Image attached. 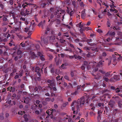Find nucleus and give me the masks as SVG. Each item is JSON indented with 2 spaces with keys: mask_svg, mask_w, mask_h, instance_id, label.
<instances>
[{
  "mask_svg": "<svg viewBox=\"0 0 122 122\" xmlns=\"http://www.w3.org/2000/svg\"><path fill=\"white\" fill-rule=\"evenodd\" d=\"M81 17L82 18H84L86 16V14L85 11H83L81 12Z\"/></svg>",
  "mask_w": 122,
  "mask_h": 122,
  "instance_id": "13",
  "label": "nucleus"
},
{
  "mask_svg": "<svg viewBox=\"0 0 122 122\" xmlns=\"http://www.w3.org/2000/svg\"><path fill=\"white\" fill-rule=\"evenodd\" d=\"M12 88V87L9 86L7 88V89L8 91H11Z\"/></svg>",
  "mask_w": 122,
  "mask_h": 122,
  "instance_id": "27",
  "label": "nucleus"
},
{
  "mask_svg": "<svg viewBox=\"0 0 122 122\" xmlns=\"http://www.w3.org/2000/svg\"><path fill=\"white\" fill-rule=\"evenodd\" d=\"M24 118H25V121H27L28 120V119L27 117V115H25L24 116Z\"/></svg>",
  "mask_w": 122,
  "mask_h": 122,
  "instance_id": "26",
  "label": "nucleus"
},
{
  "mask_svg": "<svg viewBox=\"0 0 122 122\" xmlns=\"http://www.w3.org/2000/svg\"><path fill=\"white\" fill-rule=\"evenodd\" d=\"M36 105L37 107H42V105L40 104H37L36 105Z\"/></svg>",
  "mask_w": 122,
  "mask_h": 122,
  "instance_id": "35",
  "label": "nucleus"
},
{
  "mask_svg": "<svg viewBox=\"0 0 122 122\" xmlns=\"http://www.w3.org/2000/svg\"><path fill=\"white\" fill-rule=\"evenodd\" d=\"M81 68L82 69L84 70L85 69V66L83 65H82L81 66Z\"/></svg>",
  "mask_w": 122,
  "mask_h": 122,
  "instance_id": "55",
  "label": "nucleus"
},
{
  "mask_svg": "<svg viewBox=\"0 0 122 122\" xmlns=\"http://www.w3.org/2000/svg\"><path fill=\"white\" fill-rule=\"evenodd\" d=\"M21 46L23 47H24L25 46V43L22 44V43H21Z\"/></svg>",
  "mask_w": 122,
  "mask_h": 122,
  "instance_id": "58",
  "label": "nucleus"
},
{
  "mask_svg": "<svg viewBox=\"0 0 122 122\" xmlns=\"http://www.w3.org/2000/svg\"><path fill=\"white\" fill-rule=\"evenodd\" d=\"M30 100L29 98H27L24 100V102L26 104H28L30 102Z\"/></svg>",
  "mask_w": 122,
  "mask_h": 122,
  "instance_id": "14",
  "label": "nucleus"
},
{
  "mask_svg": "<svg viewBox=\"0 0 122 122\" xmlns=\"http://www.w3.org/2000/svg\"><path fill=\"white\" fill-rule=\"evenodd\" d=\"M104 61H101L99 62V66H101L102 65L103 63L104 62Z\"/></svg>",
  "mask_w": 122,
  "mask_h": 122,
  "instance_id": "21",
  "label": "nucleus"
},
{
  "mask_svg": "<svg viewBox=\"0 0 122 122\" xmlns=\"http://www.w3.org/2000/svg\"><path fill=\"white\" fill-rule=\"evenodd\" d=\"M19 75L20 76H22V74L23 73V71L22 70L21 71H20V72Z\"/></svg>",
  "mask_w": 122,
  "mask_h": 122,
  "instance_id": "32",
  "label": "nucleus"
},
{
  "mask_svg": "<svg viewBox=\"0 0 122 122\" xmlns=\"http://www.w3.org/2000/svg\"><path fill=\"white\" fill-rule=\"evenodd\" d=\"M118 76H114V78H115L117 80H120L119 78H117Z\"/></svg>",
  "mask_w": 122,
  "mask_h": 122,
  "instance_id": "40",
  "label": "nucleus"
},
{
  "mask_svg": "<svg viewBox=\"0 0 122 122\" xmlns=\"http://www.w3.org/2000/svg\"><path fill=\"white\" fill-rule=\"evenodd\" d=\"M98 106L99 107H101L102 106V108L104 107V104L103 103H99L98 104Z\"/></svg>",
  "mask_w": 122,
  "mask_h": 122,
  "instance_id": "24",
  "label": "nucleus"
},
{
  "mask_svg": "<svg viewBox=\"0 0 122 122\" xmlns=\"http://www.w3.org/2000/svg\"><path fill=\"white\" fill-rule=\"evenodd\" d=\"M107 15L108 16H110L112 15L109 12H107Z\"/></svg>",
  "mask_w": 122,
  "mask_h": 122,
  "instance_id": "59",
  "label": "nucleus"
},
{
  "mask_svg": "<svg viewBox=\"0 0 122 122\" xmlns=\"http://www.w3.org/2000/svg\"><path fill=\"white\" fill-rule=\"evenodd\" d=\"M64 78L66 79L69 80V77L67 76H65L64 77Z\"/></svg>",
  "mask_w": 122,
  "mask_h": 122,
  "instance_id": "51",
  "label": "nucleus"
},
{
  "mask_svg": "<svg viewBox=\"0 0 122 122\" xmlns=\"http://www.w3.org/2000/svg\"><path fill=\"white\" fill-rule=\"evenodd\" d=\"M68 104V103L67 102L65 103H64L63 104V105H62L63 106V107H65Z\"/></svg>",
  "mask_w": 122,
  "mask_h": 122,
  "instance_id": "30",
  "label": "nucleus"
},
{
  "mask_svg": "<svg viewBox=\"0 0 122 122\" xmlns=\"http://www.w3.org/2000/svg\"><path fill=\"white\" fill-rule=\"evenodd\" d=\"M77 93V92L76 91H75L74 92H73L71 93V95H73L74 96H75L76 95Z\"/></svg>",
  "mask_w": 122,
  "mask_h": 122,
  "instance_id": "36",
  "label": "nucleus"
},
{
  "mask_svg": "<svg viewBox=\"0 0 122 122\" xmlns=\"http://www.w3.org/2000/svg\"><path fill=\"white\" fill-rule=\"evenodd\" d=\"M47 38L48 40H49L48 42L51 43L53 42L54 41L55 39V37L54 36H52Z\"/></svg>",
  "mask_w": 122,
  "mask_h": 122,
  "instance_id": "3",
  "label": "nucleus"
},
{
  "mask_svg": "<svg viewBox=\"0 0 122 122\" xmlns=\"http://www.w3.org/2000/svg\"><path fill=\"white\" fill-rule=\"evenodd\" d=\"M116 92L118 93L122 91V90H121L120 87H118L115 90Z\"/></svg>",
  "mask_w": 122,
  "mask_h": 122,
  "instance_id": "15",
  "label": "nucleus"
},
{
  "mask_svg": "<svg viewBox=\"0 0 122 122\" xmlns=\"http://www.w3.org/2000/svg\"><path fill=\"white\" fill-rule=\"evenodd\" d=\"M107 34H109L110 36H112L114 35L115 34L114 32H113L111 33L110 31H109L107 33Z\"/></svg>",
  "mask_w": 122,
  "mask_h": 122,
  "instance_id": "18",
  "label": "nucleus"
},
{
  "mask_svg": "<svg viewBox=\"0 0 122 122\" xmlns=\"http://www.w3.org/2000/svg\"><path fill=\"white\" fill-rule=\"evenodd\" d=\"M68 122H73V121L71 120V118H69L68 120Z\"/></svg>",
  "mask_w": 122,
  "mask_h": 122,
  "instance_id": "56",
  "label": "nucleus"
},
{
  "mask_svg": "<svg viewBox=\"0 0 122 122\" xmlns=\"http://www.w3.org/2000/svg\"><path fill=\"white\" fill-rule=\"evenodd\" d=\"M85 101L84 97H82L80 99L78 100L77 102L74 101L73 102L71 105L72 110L73 111L74 114H76L77 113V111H75L76 108L78 110L79 108L81 107L82 105H83L85 103Z\"/></svg>",
  "mask_w": 122,
  "mask_h": 122,
  "instance_id": "1",
  "label": "nucleus"
},
{
  "mask_svg": "<svg viewBox=\"0 0 122 122\" xmlns=\"http://www.w3.org/2000/svg\"><path fill=\"white\" fill-rule=\"evenodd\" d=\"M110 6L111 8H112L113 7H114L113 3H112L111 5H110Z\"/></svg>",
  "mask_w": 122,
  "mask_h": 122,
  "instance_id": "52",
  "label": "nucleus"
},
{
  "mask_svg": "<svg viewBox=\"0 0 122 122\" xmlns=\"http://www.w3.org/2000/svg\"><path fill=\"white\" fill-rule=\"evenodd\" d=\"M53 110L52 109H49L47 110L46 112L47 114L49 115H51V118H52L51 117L52 115H51V114L53 113Z\"/></svg>",
  "mask_w": 122,
  "mask_h": 122,
  "instance_id": "7",
  "label": "nucleus"
},
{
  "mask_svg": "<svg viewBox=\"0 0 122 122\" xmlns=\"http://www.w3.org/2000/svg\"><path fill=\"white\" fill-rule=\"evenodd\" d=\"M103 79L107 81L109 80L108 78H106L105 77H103Z\"/></svg>",
  "mask_w": 122,
  "mask_h": 122,
  "instance_id": "39",
  "label": "nucleus"
},
{
  "mask_svg": "<svg viewBox=\"0 0 122 122\" xmlns=\"http://www.w3.org/2000/svg\"><path fill=\"white\" fill-rule=\"evenodd\" d=\"M84 64L85 65H88V63L86 61H84Z\"/></svg>",
  "mask_w": 122,
  "mask_h": 122,
  "instance_id": "46",
  "label": "nucleus"
},
{
  "mask_svg": "<svg viewBox=\"0 0 122 122\" xmlns=\"http://www.w3.org/2000/svg\"><path fill=\"white\" fill-rule=\"evenodd\" d=\"M0 7L2 9H3L4 8V6L2 4H0Z\"/></svg>",
  "mask_w": 122,
  "mask_h": 122,
  "instance_id": "49",
  "label": "nucleus"
},
{
  "mask_svg": "<svg viewBox=\"0 0 122 122\" xmlns=\"http://www.w3.org/2000/svg\"><path fill=\"white\" fill-rule=\"evenodd\" d=\"M18 114L20 115H23V114L25 113V112L24 111H23L22 112V111H20L18 112Z\"/></svg>",
  "mask_w": 122,
  "mask_h": 122,
  "instance_id": "17",
  "label": "nucleus"
},
{
  "mask_svg": "<svg viewBox=\"0 0 122 122\" xmlns=\"http://www.w3.org/2000/svg\"><path fill=\"white\" fill-rule=\"evenodd\" d=\"M76 115H74L73 116V119L74 120H78L80 118V117L79 116H77V117H76V118L75 119V117H76Z\"/></svg>",
  "mask_w": 122,
  "mask_h": 122,
  "instance_id": "16",
  "label": "nucleus"
},
{
  "mask_svg": "<svg viewBox=\"0 0 122 122\" xmlns=\"http://www.w3.org/2000/svg\"><path fill=\"white\" fill-rule=\"evenodd\" d=\"M38 55L40 56H43L42 54L40 52H38Z\"/></svg>",
  "mask_w": 122,
  "mask_h": 122,
  "instance_id": "31",
  "label": "nucleus"
},
{
  "mask_svg": "<svg viewBox=\"0 0 122 122\" xmlns=\"http://www.w3.org/2000/svg\"><path fill=\"white\" fill-rule=\"evenodd\" d=\"M36 47L37 49H38L39 48V45H37L36 46Z\"/></svg>",
  "mask_w": 122,
  "mask_h": 122,
  "instance_id": "54",
  "label": "nucleus"
},
{
  "mask_svg": "<svg viewBox=\"0 0 122 122\" xmlns=\"http://www.w3.org/2000/svg\"><path fill=\"white\" fill-rule=\"evenodd\" d=\"M118 104L120 107H121L122 106V101H119Z\"/></svg>",
  "mask_w": 122,
  "mask_h": 122,
  "instance_id": "22",
  "label": "nucleus"
},
{
  "mask_svg": "<svg viewBox=\"0 0 122 122\" xmlns=\"http://www.w3.org/2000/svg\"><path fill=\"white\" fill-rule=\"evenodd\" d=\"M16 71V70L15 69L13 71V72L11 73L10 74V75L12 76H13V75L14 74V72H15Z\"/></svg>",
  "mask_w": 122,
  "mask_h": 122,
  "instance_id": "43",
  "label": "nucleus"
},
{
  "mask_svg": "<svg viewBox=\"0 0 122 122\" xmlns=\"http://www.w3.org/2000/svg\"><path fill=\"white\" fill-rule=\"evenodd\" d=\"M79 41V40L78 39H77L75 40V41L76 43H78Z\"/></svg>",
  "mask_w": 122,
  "mask_h": 122,
  "instance_id": "41",
  "label": "nucleus"
},
{
  "mask_svg": "<svg viewBox=\"0 0 122 122\" xmlns=\"http://www.w3.org/2000/svg\"><path fill=\"white\" fill-rule=\"evenodd\" d=\"M35 113L37 114H38L39 113V111H35Z\"/></svg>",
  "mask_w": 122,
  "mask_h": 122,
  "instance_id": "64",
  "label": "nucleus"
},
{
  "mask_svg": "<svg viewBox=\"0 0 122 122\" xmlns=\"http://www.w3.org/2000/svg\"><path fill=\"white\" fill-rule=\"evenodd\" d=\"M81 22H80L79 23V24H78L77 25V26H78L80 28L82 27L83 26V25L82 24H81Z\"/></svg>",
  "mask_w": 122,
  "mask_h": 122,
  "instance_id": "19",
  "label": "nucleus"
},
{
  "mask_svg": "<svg viewBox=\"0 0 122 122\" xmlns=\"http://www.w3.org/2000/svg\"><path fill=\"white\" fill-rule=\"evenodd\" d=\"M63 36H66V37H69V35L67 33H66L64 35H63Z\"/></svg>",
  "mask_w": 122,
  "mask_h": 122,
  "instance_id": "37",
  "label": "nucleus"
},
{
  "mask_svg": "<svg viewBox=\"0 0 122 122\" xmlns=\"http://www.w3.org/2000/svg\"><path fill=\"white\" fill-rule=\"evenodd\" d=\"M110 10L111 11H114V10H116V9H114V8H111Z\"/></svg>",
  "mask_w": 122,
  "mask_h": 122,
  "instance_id": "45",
  "label": "nucleus"
},
{
  "mask_svg": "<svg viewBox=\"0 0 122 122\" xmlns=\"http://www.w3.org/2000/svg\"><path fill=\"white\" fill-rule=\"evenodd\" d=\"M41 69V71L40 70V68L39 67H36L35 70V71L37 72V73L38 75L39 76H40V73H41V72L42 71V69Z\"/></svg>",
  "mask_w": 122,
  "mask_h": 122,
  "instance_id": "6",
  "label": "nucleus"
},
{
  "mask_svg": "<svg viewBox=\"0 0 122 122\" xmlns=\"http://www.w3.org/2000/svg\"><path fill=\"white\" fill-rule=\"evenodd\" d=\"M22 52L20 50H18L17 52V54L18 55H20L21 54Z\"/></svg>",
  "mask_w": 122,
  "mask_h": 122,
  "instance_id": "33",
  "label": "nucleus"
},
{
  "mask_svg": "<svg viewBox=\"0 0 122 122\" xmlns=\"http://www.w3.org/2000/svg\"><path fill=\"white\" fill-rule=\"evenodd\" d=\"M29 30V29L28 28H25V31L26 32H27V31H28Z\"/></svg>",
  "mask_w": 122,
  "mask_h": 122,
  "instance_id": "38",
  "label": "nucleus"
},
{
  "mask_svg": "<svg viewBox=\"0 0 122 122\" xmlns=\"http://www.w3.org/2000/svg\"><path fill=\"white\" fill-rule=\"evenodd\" d=\"M48 41L47 38H43L42 39V38H41V44L42 46H44L45 45H47L48 42Z\"/></svg>",
  "mask_w": 122,
  "mask_h": 122,
  "instance_id": "2",
  "label": "nucleus"
},
{
  "mask_svg": "<svg viewBox=\"0 0 122 122\" xmlns=\"http://www.w3.org/2000/svg\"><path fill=\"white\" fill-rule=\"evenodd\" d=\"M65 41L64 40H63L62 39H60V41L61 43H63L64 41Z\"/></svg>",
  "mask_w": 122,
  "mask_h": 122,
  "instance_id": "44",
  "label": "nucleus"
},
{
  "mask_svg": "<svg viewBox=\"0 0 122 122\" xmlns=\"http://www.w3.org/2000/svg\"><path fill=\"white\" fill-rule=\"evenodd\" d=\"M119 72L121 76L122 77V71L120 70Z\"/></svg>",
  "mask_w": 122,
  "mask_h": 122,
  "instance_id": "63",
  "label": "nucleus"
},
{
  "mask_svg": "<svg viewBox=\"0 0 122 122\" xmlns=\"http://www.w3.org/2000/svg\"><path fill=\"white\" fill-rule=\"evenodd\" d=\"M81 1V0H77V2L78 3H79L81 7H83L84 6V5L83 4V2Z\"/></svg>",
  "mask_w": 122,
  "mask_h": 122,
  "instance_id": "11",
  "label": "nucleus"
},
{
  "mask_svg": "<svg viewBox=\"0 0 122 122\" xmlns=\"http://www.w3.org/2000/svg\"><path fill=\"white\" fill-rule=\"evenodd\" d=\"M66 65L64 64H62L61 66V67L63 69H64L66 68Z\"/></svg>",
  "mask_w": 122,
  "mask_h": 122,
  "instance_id": "23",
  "label": "nucleus"
},
{
  "mask_svg": "<svg viewBox=\"0 0 122 122\" xmlns=\"http://www.w3.org/2000/svg\"><path fill=\"white\" fill-rule=\"evenodd\" d=\"M21 7V5L20 4H18V6L16 7L15 8L16 9L19 10L20 8Z\"/></svg>",
  "mask_w": 122,
  "mask_h": 122,
  "instance_id": "20",
  "label": "nucleus"
},
{
  "mask_svg": "<svg viewBox=\"0 0 122 122\" xmlns=\"http://www.w3.org/2000/svg\"><path fill=\"white\" fill-rule=\"evenodd\" d=\"M91 24V22L90 21H88L87 22V24H86V25H89Z\"/></svg>",
  "mask_w": 122,
  "mask_h": 122,
  "instance_id": "60",
  "label": "nucleus"
},
{
  "mask_svg": "<svg viewBox=\"0 0 122 122\" xmlns=\"http://www.w3.org/2000/svg\"><path fill=\"white\" fill-rule=\"evenodd\" d=\"M74 57L75 58L77 59V58L78 56L76 55H74Z\"/></svg>",
  "mask_w": 122,
  "mask_h": 122,
  "instance_id": "62",
  "label": "nucleus"
},
{
  "mask_svg": "<svg viewBox=\"0 0 122 122\" xmlns=\"http://www.w3.org/2000/svg\"><path fill=\"white\" fill-rule=\"evenodd\" d=\"M26 6V5H25V4H23L22 5V6L23 7V8H25Z\"/></svg>",
  "mask_w": 122,
  "mask_h": 122,
  "instance_id": "57",
  "label": "nucleus"
},
{
  "mask_svg": "<svg viewBox=\"0 0 122 122\" xmlns=\"http://www.w3.org/2000/svg\"><path fill=\"white\" fill-rule=\"evenodd\" d=\"M60 76H57L56 78L57 80H59L60 79Z\"/></svg>",
  "mask_w": 122,
  "mask_h": 122,
  "instance_id": "48",
  "label": "nucleus"
},
{
  "mask_svg": "<svg viewBox=\"0 0 122 122\" xmlns=\"http://www.w3.org/2000/svg\"><path fill=\"white\" fill-rule=\"evenodd\" d=\"M107 25L108 27H109L110 26V22L109 21H107Z\"/></svg>",
  "mask_w": 122,
  "mask_h": 122,
  "instance_id": "34",
  "label": "nucleus"
},
{
  "mask_svg": "<svg viewBox=\"0 0 122 122\" xmlns=\"http://www.w3.org/2000/svg\"><path fill=\"white\" fill-rule=\"evenodd\" d=\"M114 104L115 103L114 101H111L108 104L112 107H113Z\"/></svg>",
  "mask_w": 122,
  "mask_h": 122,
  "instance_id": "10",
  "label": "nucleus"
},
{
  "mask_svg": "<svg viewBox=\"0 0 122 122\" xmlns=\"http://www.w3.org/2000/svg\"><path fill=\"white\" fill-rule=\"evenodd\" d=\"M5 1H6L7 3L8 4L10 3V4L12 5L13 4V0H9V1H8V0H4Z\"/></svg>",
  "mask_w": 122,
  "mask_h": 122,
  "instance_id": "12",
  "label": "nucleus"
},
{
  "mask_svg": "<svg viewBox=\"0 0 122 122\" xmlns=\"http://www.w3.org/2000/svg\"><path fill=\"white\" fill-rule=\"evenodd\" d=\"M29 55L30 56V59H34L36 57V54L34 52L32 51H30V52Z\"/></svg>",
  "mask_w": 122,
  "mask_h": 122,
  "instance_id": "5",
  "label": "nucleus"
},
{
  "mask_svg": "<svg viewBox=\"0 0 122 122\" xmlns=\"http://www.w3.org/2000/svg\"><path fill=\"white\" fill-rule=\"evenodd\" d=\"M97 31L99 33H101L102 32V30L100 29H98L97 30Z\"/></svg>",
  "mask_w": 122,
  "mask_h": 122,
  "instance_id": "29",
  "label": "nucleus"
},
{
  "mask_svg": "<svg viewBox=\"0 0 122 122\" xmlns=\"http://www.w3.org/2000/svg\"><path fill=\"white\" fill-rule=\"evenodd\" d=\"M4 36L5 37H6V38L4 39L3 41H6L7 40V39H8L9 37L10 36V35L8 33H7L4 34Z\"/></svg>",
  "mask_w": 122,
  "mask_h": 122,
  "instance_id": "8",
  "label": "nucleus"
},
{
  "mask_svg": "<svg viewBox=\"0 0 122 122\" xmlns=\"http://www.w3.org/2000/svg\"><path fill=\"white\" fill-rule=\"evenodd\" d=\"M3 20L4 21H6L7 20L6 17L5 16H4L3 18Z\"/></svg>",
  "mask_w": 122,
  "mask_h": 122,
  "instance_id": "25",
  "label": "nucleus"
},
{
  "mask_svg": "<svg viewBox=\"0 0 122 122\" xmlns=\"http://www.w3.org/2000/svg\"><path fill=\"white\" fill-rule=\"evenodd\" d=\"M85 119L83 118H82L81 119V120L80 121H81L80 122H84L85 121Z\"/></svg>",
  "mask_w": 122,
  "mask_h": 122,
  "instance_id": "53",
  "label": "nucleus"
},
{
  "mask_svg": "<svg viewBox=\"0 0 122 122\" xmlns=\"http://www.w3.org/2000/svg\"><path fill=\"white\" fill-rule=\"evenodd\" d=\"M71 11V10L69 9L68 8H67V9L66 10V11L68 13H69V12L70 11Z\"/></svg>",
  "mask_w": 122,
  "mask_h": 122,
  "instance_id": "50",
  "label": "nucleus"
},
{
  "mask_svg": "<svg viewBox=\"0 0 122 122\" xmlns=\"http://www.w3.org/2000/svg\"><path fill=\"white\" fill-rule=\"evenodd\" d=\"M61 62L59 60H58L56 62V64L57 65H59V64L61 63Z\"/></svg>",
  "mask_w": 122,
  "mask_h": 122,
  "instance_id": "42",
  "label": "nucleus"
},
{
  "mask_svg": "<svg viewBox=\"0 0 122 122\" xmlns=\"http://www.w3.org/2000/svg\"><path fill=\"white\" fill-rule=\"evenodd\" d=\"M53 89V90H54L55 91H56V89L55 87H52V88L51 87V89Z\"/></svg>",
  "mask_w": 122,
  "mask_h": 122,
  "instance_id": "47",
  "label": "nucleus"
},
{
  "mask_svg": "<svg viewBox=\"0 0 122 122\" xmlns=\"http://www.w3.org/2000/svg\"><path fill=\"white\" fill-rule=\"evenodd\" d=\"M71 11H70V16H72V14L74 13V12L73 10H71Z\"/></svg>",
  "mask_w": 122,
  "mask_h": 122,
  "instance_id": "28",
  "label": "nucleus"
},
{
  "mask_svg": "<svg viewBox=\"0 0 122 122\" xmlns=\"http://www.w3.org/2000/svg\"><path fill=\"white\" fill-rule=\"evenodd\" d=\"M61 14V11L60 10H57L55 12L54 15L56 18H59L61 16L60 15Z\"/></svg>",
  "mask_w": 122,
  "mask_h": 122,
  "instance_id": "4",
  "label": "nucleus"
},
{
  "mask_svg": "<svg viewBox=\"0 0 122 122\" xmlns=\"http://www.w3.org/2000/svg\"><path fill=\"white\" fill-rule=\"evenodd\" d=\"M48 85L49 86H51L52 87L55 86V84L54 83L50 80H48L47 81Z\"/></svg>",
  "mask_w": 122,
  "mask_h": 122,
  "instance_id": "9",
  "label": "nucleus"
},
{
  "mask_svg": "<svg viewBox=\"0 0 122 122\" xmlns=\"http://www.w3.org/2000/svg\"><path fill=\"white\" fill-rule=\"evenodd\" d=\"M40 102L39 100H37L36 101V103L37 104H39Z\"/></svg>",
  "mask_w": 122,
  "mask_h": 122,
  "instance_id": "61",
  "label": "nucleus"
}]
</instances>
